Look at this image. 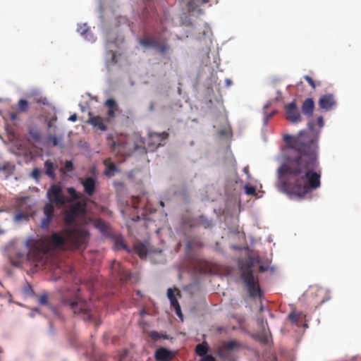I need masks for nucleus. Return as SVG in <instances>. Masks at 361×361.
<instances>
[{"label":"nucleus","instance_id":"0eeeda50","mask_svg":"<svg viewBox=\"0 0 361 361\" xmlns=\"http://www.w3.org/2000/svg\"><path fill=\"white\" fill-rule=\"evenodd\" d=\"M47 197L49 202L59 207H62L67 204L66 197L63 192L61 187L59 185L54 184L49 188L47 191Z\"/></svg>","mask_w":361,"mask_h":361},{"label":"nucleus","instance_id":"f8f14e48","mask_svg":"<svg viewBox=\"0 0 361 361\" xmlns=\"http://www.w3.org/2000/svg\"><path fill=\"white\" fill-rule=\"evenodd\" d=\"M80 183L84 188V192L88 196H92L96 192L97 178L94 177H87L85 179H80Z\"/></svg>","mask_w":361,"mask_h":361},{"label":"nucleus","instance_id":"b1692460","mask_svg":"<svg viewBox=\"0 0 361 361\" xmlns=\"http://www.w3.org/2000/svg\"><path fill=\"white\" fill-rule=\"evenodd\" d=\"M44 166L46 168L45 173L50 178H54L55 173L54 170L56 169V166L54 163L50 160H47L44 162Z\"/></svg>","mask_w":361,"mask_h":361},{"label":"nucleus","instance_id":"4468645a","mask_svg":"<svg viewBox=\"0 0 361 361\" xmlns=\"http://www.w3.org/2000/svg\"><path fill=\"white\" fill-rule=\"evenodd\" d=\"M87 123L92 126L94 129L105 131L107 126L104 122V119L99 116H94L91 112L89 113V118Z\"/></svg>","mask_w":361,"mask_h":361},{"label":"nucleus","instance_id":"6ab92c4d","mask_svg":"<svg viewBox=\"0 0 361 361\" xmlns=\"http://www.w3.org/2000/svg\"><path fill=\"white\" fill-rule=\"evenodd\" d=\"M203 246L201 240L197 237H194L188 240L186 243V250L188 252H192L195 249L200 248Z\"/></svg>","mask_w":361,"mask_h":361},{"label":"nucleus","instance_id":"4d7b16f0","mask_svg":"<svg viewBox=\"0 0 361 361\" xmlns=\"http://www.w3.org/2000/svg\"><path fill=\"white\" fill-rule=\"evenodd\" d=\"M16 118H17V115H16V114H13H13H11V119L12 121L16 120Z\"/></svg>","mask_w":361,"mask_h":361},{"label":"nucleus","instance_id":"7ed1b4c3","mask_svg":"<svg viewBox=\"0 0 361 361\" xmlns=\"http://www.w3.org/2000/svg\"><path fill=\"white\" fill-rule=\"evenodd\" d=\"M108 145L113 152L122 156H129L142 147L144 142L137 135H107Z\"/></svg>","mask_w":361,"mask_h":361},{"label":"nucleus","instance_id":"2f4dec72","mask_svg":"<svg viewBox=\"0 0 361 361\" xmlns=\"http://www.w3.org/2000/svg\"><path fill=\"white\" fill-rule=\"evenodd\" d=\"M77 216L69 212L68 210L65 213L64 221L66 225H71L75 222Z\"/></svg>","mask_w":361,"mask_h":361},{"label":"nucleus","instance_id":"c03bdc74","mask_svg":"<svg viewBox=\"0 0 361 361\" xmlns=\"http://www.w3.org/2000/svg\"><path fill=\"white\" fill-rule=\"evenodd\" d=\"M274 111L271 113H267L264 112V124L267 125L269 121V119L274 116Z\"/></svg>","mask_w":361,"mask_h":361},{"label":"nucleus","instance_id":"9d476101","mask_svg":"<svg viewBox=\"0 0 361 361\" xmlns=\"http://www.w3.org/2000/svg\"><path fill=\"white\" fill-rule=\"evenodd\" d=\"M286 119L291 123H298L302 121V117L298 109L295 102H292L286 106Z\"/></svg>","mask_w":361,"mask_h":361},{"label":"nucleus","instance_id":"20e7f679","mask_svg":"<svg viewBox=\"0 0 361 361\" xmlns=\"http://www.w3.org/2000/svg\"><path fill=\"white\" fill-rule=\"evenodd\" d=\"M62 302L68 305L75 314H80L85 321L91 320L93 317L92 302H87L82 299L78 293H71L62 295Z\"/></svg>","mask_w":361,"mask_h":361},{"label":"nucleus","instance_id":"e2e57ef3","mask_svg":"<svg viewBox=\"0 0 361 361\" xmlns=\"http://www.w3.org/2000/svg\"><path fill=\"white\" fill-rule=\"evenodd\" d=\"M133 208H134V209H137V205H135V204H134V205H133Z\"/></svg>","mask_w":361,"mask_h":361},{"label":"nucleus","instance_id":"c756f323","mask_svg":"<svg viewBox=\"0 0 361 361\" xmlns=\"http://www.w3.org/2000/svg\"><path fill=\"white\" fill-rule=\"evenodd\" d=\"M171 305L174 308L176 314L182 319L183 314L181 312L180 306L176 298L170 300Z\"/></svg>","mask_w":361,"mask_h":361},{"label":"nucleus","instance_id":"8fccbe9b","mask_svg":"<svg viewBox=\"0 0 361 361\" xmlns=\"http://www.w3.org/2000/svg\"><path fill=\"white\" fill-rule=\"evenodd\" d=\"M167 296L169 300L173 298H176L174 294V290L172 288H169L167 290Z\"/></svg>","mask_w":361,"mask_h":361},{"label":"nucleus","instance_id":"a19ab883","mask_svg":"<svg viewBox=\"0 0 361 361\" xmlns=\"http://www.w3.org/2000/svg\"><path fill=\"white\" fill-rule=\"evenodd\" d=\"M304 79L308 82V84L312 87V89L314 90L316 88V84L311 77L308 75H305Z\"/></svg>","mask_w":361,"mask_h":361},{"label":"nucleus","instance_id":"393cba45","mask_svg":"<svg viewBox=\"0 0 361 361\" xmlns=\"http://www.w3.org/2000/svg\"><path fill=\"white\" fill-rule=\"evenodd\" d=\"M148 336L150 337V338L154 341L163 338V339H168L169 336L166 334H164L161 333H159L156 331H151L148 332Z\"/></svg>","mask_w":361,"mask_h":361},{"label":"nucleus","instance_id":"dca6fc26","mask_svg":"<svg viewBox=\"0 0 361 361\" xmlns=\"http://www.w3.org/2000/svg\"><path fill=\"white\" fill-rule=\"evenodd\" d=\"M37 298L39 303L40 305L47 306L51 310V312L54 316H59V313L57 308L49 303V295L47 293L41 294L38 295Z\"/></svg>","mask_w":361,"mask_h":361},{"label":"nucleus","instance_id":"39448f33","mask_svg":"<svg viewBox=\"0 0 361 361\" xmlns=\"http://www.w3.org/2000/svg\"><path fill=\"white\" fill-rule=\"evenodd\" d=\"M240 278L247 288L251 298H261L262 293L259 284V279L255 276L250 265H242L240 267Z\"/></svg>","mask_w":361,"mask_h":361},{"label":"nucleus","instance_id":"bf43d9fd","mask_svg":"<svg viewBox=\"0 0 361 361\" xmlns=\"http://www.w3.org/2000/svg\"><path fill=\"white\" fill-rule=\"evenodd\" d=\"M269 106H270V103H268V104H265L264 106V109H266L269 108Z\"/></svg>","mask_w":361,"mask_h":361},{"label":"nucleus","instance_id":"a211bd4d","mask_svg":"<svg viewBox=\"0 0 361 361\" xmlns=\"http://www.w3.org/2000/svg\"><path fill=\"white\" fill-rule=\"evenodd\" d=\"M105 105L108 107L107 116L109 118H114L116 116V112L118 110V106L116 101L112 99H108L105 102Z\"/></svg>","mask_w":361,"mask_h":361},{"label":"nucleus","instance_id":"c9c22d12","mask_svg":"<svg viewBox=\"0 0 361 361\" xmlns=\"http://www.w3.org/2000/svg\"><path fill=\"white\" fill-rule=\"evenodd\" d=\"M62 137H57L56 135H50L48 137V142L51 143L54 146H57L61 142Z\"/></svg>","mask_w":361,"mask_h":361},{"label":"nucleus","instance_id":"7c9ffc66","mask_svg":"<svg viewBox=\"0 0 361 361\" xmlns=\"http://www.w3.org/2000/svg\"><path fill=\"white\" fill-rule=\"evenodd\" d=\"M54 204L49 202L47 203L44 207V216H49L54 217V207L53 206Z\"/></svg>","mask_w":361,"mask_h":361},{"label":"nucleus","instance_id":"72a5a7b5","mask_svg":"<svg viewBox=\"0 0 361 361\" xmlns=\"http://www.w3.org/2000/svg\"><path fill=\"white\" fill-rule=\"evenodd\" d=\"M29 198L27 197H21L17 201V206L19 207L20 210H23L25 208L27 207V202L28 201Z\"/></svg>","mask_w":361,"mask_h":361},{"label":"nucleus","instance_id":"09e8293b","mask_svg":"<svg viewBox=\"0 0 361 361\" xmlns=\"http://www.w3.org/2000/svg\"><path fill=\"white\" fill-rule=\"evenodd\" d=\"M200 361H216V359L212 355H205L202 357Z\"/></svg>","mask_w":361,"mask_h":361},{"label":"nucleus","instance_id":"4c0bfd02","mask_svg":"<svg viewBox=\"0 0 361 361\" xmlns=\"http://www.w3.org/2000/svg\"><path fill=\"white\" fill-rule=\"evenodd\" d=\"M53 217L49 216H44L41 221V226L43 228H47L52 220Z\"/></svg>","mask_w":361,"mask_h":361},{"label":"nucleus","instance_id":"423d86ee","mask_svg":"<svg viewBox=\"0 0 361 361\" xmlns=\"http://www.w3.org/2000/svg\"><path fill=\"white\" fill-rule=\"evenodd\" d=\"M139 43L143 47L154 49L161 54H166L170 49L166 39L159 36H145L139 39Z\"/></svg>","mask_w":361,"mask_h":361},{"label":"nucleus","instance_id":"6e6552de","mask_svg":"<svg viewBox=\"0 0 361 361\" xmlns=\"http://www.w3.org/2000/svg\"><path fill=\"white\" fill-rule=\"evenodd\" d=\"M169 137L166 132L155 133L150 132L146 141V145L150 151H154L162 145Z\"/></svg>","mask_w":361,"mask_h":361},{"label":"nucleus","instance_id":"de8ad7c7","mask_svg":"<svg viewBox=\"0 0 361 361\" xmlns=\"http://www.w3.org/2000/svg\"><path fill=\"white\" fill-rule=\"evenodd\" d=\"M64 166L67 171H72L73 170V164L71 161H66Z\"/></svg>","mask_w":361,"mask_h":361},{"label":"nucleus","instance_id":"6e6d98bb","mask_svg":"<svg viewBox=\"0 0 361 361\" xmlns=\"http://www.w3.org/2000/svg\"><path fill=\"white\" fill-rule=\"evenodd\" d=\"M37 312H39L38 309H37V308L34 309V310H32V312L30 313V316L31 317H35V314H36V313H37Z\"/></svg>","mask_w":361,"mask_h":361},{"label":"nucleus","instance_id":"c85d7f7f","mask_svg":"<svg viewBox=\"0 0 361 361\" xmlns=\"http://www.w3.org/2000/svg\"><path fill=\"white\" fill-rule=\"evenodd\" d=\"M222 344L224 345V348L230 353L240 346V344L235 341H226Z\"/></svg>","mask_w":361,"mask_h":361},{"label":"nucleus","instance_id":"473e14b6","mask_svg":"<svg viewBox=\"0 0 361 361\" xmlns=\"http://www.w3.org/2000/svg\"><path fill=\"white\" fill-rule=\"evenodd\" d=\"M209 1V0H190L189 2L188 3V10L190 11H192L195 8V4L196 3L200 2L202 4H207Z\"/></svg>","mask_w":361,"mask_h":361},{"label":"nucleus","instance_id":"f704fd0d","mask_svg":"<svg viewBox=\"0 0 361 361\" xmlns=\"http://www.w3.org/2000/svg\"><path fill=\"white\" fill-rule=\"evenodd\" d=\"M29 107V104L27 100L20 99L18 102V109L22 112H25L27 111Z\"/></svg>","mask_w":361,"mask_h":361},{"label":"nucleus","instance_id":"4be33fe9","mask_svg":"<svg viewBox=\"0 0 361 361\" xmlns=\"http://www.w3.org/2000/svg\"><path fill=\"white\" fill-rule=\"evenodd\" d=\"M134 251L140 258L147 256V247L142 243H137L134 245Z\"/></svg>","mask_w":361,"mask_h":361},{"label":"nucleus","instance_id":"58836bf2","mask_svg":"<svg viewBox=\"0 0 361 361\" xmlns=\"http://www.w3.org/2000/svg\"><path fill=\"white\" fill-rule=\"evenodd\" d=\"M300 315L295 312H292L288 314L289 320L293 324H298Z\"/></svg>","mask_w":361,"mask_h":361},{"label":"nucleus","instance_id":"603ef678","mask_svg":"<svg viewBox=\"0 0 361 361\" xmlns=\"http://www.w3.org/2000/svg\"><path fill=\"white\" fill-rule=\"evenodd\" d=\"M12 169L11 165L9 164H5L3 166H0V171H9Z\"/></svg>","mask_w":361,"mask_h":361},{"label":"nucleus","instance_id":"a878e982","mask_svg":"<svg viewBox=\"0 0 361 361\" xmlns=\"http://www.w3.org/2000/svg\"><path fill=\"white\" fill-rule=\"evenodd\" d=\"M216 353L218 356L222 359H228L231 356V353L224 348V345L223 344L218 347Z\"/></svg>","mask_w":361,"mask_h":361},{"label":"nucleus","instance_id":"49530a36","mask_svg":"<svg viewBox=\"0 0 361 361\" xmlns=\"http://www.w3.org/2000/svg\"><path fill=\"white\" fill-rule=\"evenodd\" d=\"M201 222L200 224L204 227V228H209L211 226L212 223L211 221H208L207 219H204L203 216L200 217Z\"/></svg>","mask_w":361,"mask_h":361},{"label":"nucleus","instance_id":"aec40b11","mask_svg":"<svg viewBox=\"0 0 361 361\" xmlns=\"http://www.w3.org/2000/svg\"><path fill=\"white\" fill-rule=\"evenodd\" d=\"M66 190L69 195V197H66L67 203H73L74 201L78 200L82 197V195L73 187L67 188Z\"/></svg>","mask_w":361,"mask_h":361},{"label":"nucleus","instance_id":"f3484780","mask_svg":"<svg viewBox=\"0 0 361 361\" xmlns=\"http://www.w3.org/2000/svg\"><path fill=\"white\" fill-rule=\"evenodd\" d=\"M314 109V102L312 98L306 99L302 105V112L304 115L311 117Z\"/></svg>","mask_w":361,"mask_h":361},{"label":"nucleus","instance_id":"37998d69","mask_svg":"<svg viewBox=\"0 0 361 361\" xmlns=\"http://www.w3.org/2000/svg\"><path fill=\"white\" fill-rule=\"evenodd\" d=\"M41 173H42V171L40 169H37V168H35L33 169L32 172V178H34L35 179H39V177L41 176Z\"/></svg>","mask_w":361,"mask_h":361},{"label":"nucleus","instance_id":"bb28decb","mask_svg":"<svg viewBox=\"0 0 361 361\" xmlns=\"http://www.w3.org/2000/svg\"><path fill=\"white\" fill-rule=\"evenodd\" d=\"M115 247H116V250H125L128 252H130V250L126 246V245L124 243V240L121 237L117 238L116 239V240H115Z\"/></svg>","mask_w":361,"mask_h":361},{"label":"nucleus","instance_id":"052dcab7","mask_svg":"<svg viewBox=\"0 0 361 361\" xmlns=\"http://www.w3.org/2000/svg\"><path fill=\"white\" fill-rule=\"evenodd\" d=\"M226 83H227V85H231V81L230 80H228V79H227V80H226Z\"/></svg>","mask_w":361,"mask_h":361},{"label":"nucleus","instance_id":"a18cd8bd","mask_svg":"<svg viewBox=\"0 0 361 361\" xmlns=\"http://www.w3.org/2000/svg\"><path fill=\"white\" fill-rule=\"evenodd\" d=\"M258 324H259V325L262 326V328L263 329V331H264L263 336H264V340H267V333L265 331L264 319H259Z\"/></svg>","mask_w":361,"mask_h":361},{"label":"nucleus","instance_id":"79ce46f5","mask_svg":"<svg viewBox=\"0 0 361 361\" xmlns=\"http://www.w3.org/2000/svg\"><path fill=\"white\" fill-rule=\"evenodd\" d=\"M30 135L36 141H39L41 139V134L38 131H30Z\"/></svg>","mask_w":361,"mask_h":361},{"label":"nucleus","instance_id":"ea45409f","mask_svg":"<svg viewBox=\"0 0 361 361\" xmlns=\"http://www.w3.org/2000/svg\"><path fill=\"white\" fill-rule=\"evenodd\" d=\"M245 190L247 195H254L256 193V189L254 186L245 185Z\"/></svg>","mask_w":361,"mask_h":361},{"label":"nucleus","instance_id":"680f3d73","mask_svg":"<svg viewBox=\"0 0 361 361\" xmlns=\"http://www.w3.org/2000/svg\"><path fill=\"white\" fill-rule=\"evenodd\" d=\"M140 219L139 216H137L136 218H133V220L137 221Z\"/></svg>","mask_w":361,"mask_h":361},{"label":"nucleus","instance_id":"ddd939ff","mask_svg":"<svg viewBox=\"0 0 361 361\" xmlns=\"http://www.w3.org/2000/svg\"><path fill=\"white\" fill-rule=\"evenodd\" d=\"M175 355L176 353L161 347L156 350L154 357L158 361H170L175 357Z\"/></svg>","mask_w":361,"mask_h":361},{"label":"nucleus","instance_id":"13d9d810","mask_svg":"<svg viewBox=\"0 0 361 361\" xmlns=\"http://www.w3.org/2000/svg\"><path fill=\"white\" fill-rule=\"evenodd\" d=\"M243 171H244L246 174L249 175V169H248V167H245V168H244V169H243Z\"/></svg>","mask_w":361,"mask_h":361},{"label":"nucleus","instance_id":"5fc2aeb1","mask_svg":"<svg viewBox=\"0 0 361 361\" xmlns=\"http://www.w3.org/2000/svg\"><path fill=\"white\" fill-rule=\"evenodd\" d=\"M77 118H78L77 115L75 114H74L69 117L68 120L72 122H75L77 121Z\"/></svg>","mask_w":361,"mask_h":361},{"label":"nucleus","instance_id":"f257e3e1","mask_svg":"<svg viewBox=\"0 0 361 361\" xmlns=\"http://www.w3.org/2000/svg\"><path fill=\"white\" fill-rule=\"evenodd\" d=\"M317 123L319 129L314 121L310 120L307 128L298 135L283 136L286 147L290 152L277 169L276 185L279 191L290 197H304L321 186L318 140L324 126L322 116L318 117Z\"/></svg>","mask_w":361,"mask_h":361},{"label":"nucleus","instance_id":"2eb2a0df","mask_svg":"<svg viewBox=\"0 0 361 361\" xmlns=\"http://www.w3.org/2000/svg\"><path fill=\"white\" fill-rule=\"evenodd\" d=\"M85 202L77 201L71 205L68 211L78 217L85 213Z\"/></svg>","mask_w":361,"mask_h":361},{"label":"nucleus","instance_id":"5701e85b","mask_svg":"<svg viewBox=\"0 0 361 361\" xmlns=\"http://www.w3.org/2000/svg\"><path fill=\"white\" fill-rule=\"evenodd\" d=\"M209 351V346L207 342L197 344L195 347V353L198 356L203 357Z\"/></svg>","mask_w":361,"mask_h":361},{"label":"nucleus","instance_id":"9b49d317","mask_svg":"<svg viewBox=\"0 0 361 361\" xmlns=\"http://www.w3.org/2000/svg\"><path fill=\"white\" fill-rule=\"evenodd\" d=\"M325 294V290L318 287H312L308 291V295L314 300V303L317 306L322 305L327 300Z\"/></svg>","mask_w":361,"mask_h":361},{"label":"nucleus","instance_id":"3c124183","mask_svg":"<svg viewBox=\"0 0 361 361\" xmlns=\"http://www.w3.org/2000/svg\"><path fill=\"white\" fill-rule=\"evenodd\" d=\"M27 216V214H23L22 212H19L18 214H16V219L17 220H20V219H25L26 218Z\"/></svg>","mask_w":361,"mask_h":361},{"label":"nucleus","instance_id":"864d4df0","mask_svg":"<svg viewBox=\"0 0 361 361\" xmlns=\"http://www.w3.org/2000/svg\"><path fill=\"white\" fill-rule=\"evenodd\" d=\"M120 269L121 268V264L120 262H114L112 264V269Z\"/></svg>","mask_w":361,"mask_h":361},{"label":"nucleus","instance_id":"f03ea898","mask_svg":"<svg viewBox=\"0 0 361 361\" xmlns=\"http://www.w3.org/2000/svg\"><path fill=\"white\" fill-rule=\"evenodd\" d=\"M88 238L86 231L78 228L64 229L61 233H54L49 237L32 238L26 241L27 257L33 261H39L47 254L49 247H62L65 245L78 249L85 245Z\"/></svg>","mask_w":361,"mask_h":361},{"label":"nucleus","instance_id":"412c9836","mask_svg":"<svg viewBox=\"0 0 361 361\" xmlns=\"http://www.w3.org/2000/svg\"><path fill=\"white\" fill-rule=\"evenodd\" d=\"M104 164L106 166L104 174L107 176H111L117 171V167L115 164L111 161V159H106L104 161Z\"/></svg>","mask_w":361,"mask_h":361},{"label":"nucleus","instance_id":"cd10ccee","mask_svg":"<svg viewBox=\"0 0 361 361\" xmlns=\"http://www.w3.org/2000/svg\"><path fill=\"white\" fill-rule=\"evenodd\" d=\"M95 226L102 233H106L109 231V225L103 220L98 219Z\"/></svg>","mask_w":361,"mask_h":361},{"label":"nucleus","instance_id":"e433bc0d","mask_svg":"<svg viewBox=\"0 0 361 361\" xmlns=\"http://www.w3.org/2000/svg\"><path fill=\"white\" fill-rule=\"evenodd\" d=\"M77 30L81 35L85 36V37H87V35L89 32L90 29L87 24H83L79 25Z\"/></svg>","mask_w":361,"mask_h":361},{"label":"nucleus","instance_id":"1a4fd4ad","mask_svg":"<svg viewBox=\"0 0 361 361\" xmlns=\"http://www.w3.org/2000/svg\"><path fill=\"white\" fill-rule=\"evenodd\" d=\"M320 109L329 111L332 110L336 105V96L333 93H326L321 95L318 101Z\"/></svg>","mask_w":361,"mask_h":361}]
</instances>
